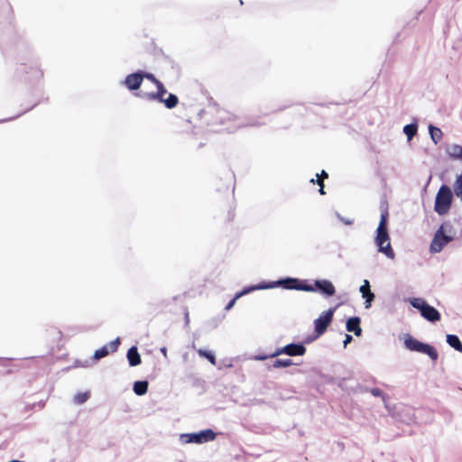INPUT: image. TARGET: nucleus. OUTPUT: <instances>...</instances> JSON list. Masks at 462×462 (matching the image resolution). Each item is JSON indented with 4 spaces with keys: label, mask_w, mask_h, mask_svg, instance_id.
Segmentation results:
<instances>
[{
    "label": "nucleus",
    "mask_w": 462,
    "mask_h": 462,
    "mask_svg": "<svg viewBox=\"0 0 462 462\" xmlns=\"http://www.w3.org/2000/svg\"><path fill=\"white\" fill-rule=\"evenodd\" d=\"M388 217V208L386 207L381 208V218L377 227L375 243L379 247V252L384 254L387 257L393 259L395 254L391 246L390 237L387 231Z\"/></svg>",
    "instance_id": "1"
},
{
    "label": "nucleus",
    "mask_w": 462,
    "mask_h": 462,
    "mask_svg": "<svg viewBox=\"0 0 462 462\" xmlns=\"http://www.w3.org/2000/svg\"><path fill=\"white\" fill-rule=\"evenodd\" d=\"M203 114L207 116V124L212 126L226 125V129H230L232 123L236 121V116L233 114L217 106H209L203 110Z\"/></svg>",
    "instance_id": "2"
},
{
    "label": "nucleus",
    "mask_w": 462,
    "mask_h": 462,
    "mask_svg": "<svg viewBox=\"0 0 462 462\" xmlns=\"http://www.w3.org/2000/svg\"><path fill=\"white\" fill-rule=\"evenodd\" d=\"M156 88V92H145L143 94H137V96L150 101L157 100L161 103H163L164 106L169 109H172L177 106L179 98L176 95L169 94L168 97L164 98V96L167 94V89L165 88L164 85L162 82H158Z\"/></svg>",
    "instance_id": "3"
},
{
    "label": "nucleus",
    "mask_w": 462,
    "mask_h": 462,
    "mask_svg": "<svg viewBox=\"0 0 462 462\" xmlns=\"http://www.w3.org/2000/svg\"><path fill=\"white\" fill-rule=\"evenodd\" d=\"M453 239L454 235L451 234V226L447 223L442 224L434 235L430 244V251L439 253Z\"/></svg>",
    "instance_id": "4"
},
{
    "label": "nucleus",
    "mask_w": 462,
    "mask_h": 462,
    "mask_svg": "<svg viewBox=\"0 0 462 462\" xmlns=\"http://www.w3.org/2000/svg\"><path fill=\"white\" fill-rule=\"evenodd\" d=\"M404 346L410 351L418 352L429 356L430 359L434 362H436L439 357V354L434 346L429 344L422 343L409 334L405 335Z\"/></svg>",
    "instance_id": "5"
},
{
    "label": "nucleus",
    "mask_w": 462,
    "mask_h": 462,
    "mask_svg": "<svg viewBox=\"0 0 462 462\" xmlns=\"http://www.w3.org/2000/svg\"><path fill=\"white\" fill-rule=\"evenodd\" d=\"M452 199L453 195L450 188L447 185H442L435 198V211L439 215L447 214L451 208Z\"/></svg>",
    "instance_id": "6"
},
{
    "label": "nucleus",
    "mask_w": 462,
    "mask_h": 462,
    "mask_svg": "<svg viewBox=\"0 0 462 462\" xmlns=\"http://www.w3.org/2000/svg\"><path fill=\"white\" fill-rule=\"evenodd\" d=\"M411 305L419 310L420 315L430 322L440 320V313L432 306L429 305L421 298H414L411 300Z\"/></svg>",
    "instance_id": "7"
},
{
    "label": "nucleus",
    "mask_w": 462,
    "mask_h": 462,
    "mask_svg": "<svg viewBox=\"0 0 462 462\" xmlns=\"http://www.w3.org/2000/svg\"><path fill=\"white\" fill-rule=\"evenodd\" d=\"M306 353V347L301 344H289L285 346L277 348L273 354L269 356H257V360H265L268 357H276L280 355H287L290 356H303Z\"/></svg>",
    "instance_id": "8"
},
{
    "label": "nucleus",
    "mask_w": 462,
    "mask_h": 462,
    "mask_svg": "<svg viewBox=\"0 0 462 462\" xmlns=\"http://www.w3.org/2000/svg\"><path fill=\"white\" fill-rule=\"evenodd\" d=\"M180 439L184 443L201 444L214 440L216 433L212 430L207 429L197 433L182 434Z\"/></svg>",
    "instance_id": "9"
},
{
    "label": "nucleus",
    "mask_w": 462,
    "mask_h": 462,
    "mask_svg": "<svg viewBox=\"0 0 462 462\" xmlns=\"http://www.w3.org/2000/svg\"><path fill=\"white\" fill-rule=\"evenodd\" d=\"M267 288H273L274 286H282L287 290H298L304 291H315V288L310 284H304L299 279L296 278H287L284 280H281L276 282L273 285L267 286Z\"/></svg>",
    "instance_id": "10"
},
{
    "label": "nucleus",
    "mask_w": 462,
    "mask_h": 462,
    "mask_svg": "<svg viewBox=\"0 0 462 462\" xmlns=\"http://www.w3.org/2000/svg\"><path fill=\"white\" fill-rule=\"evenodd\" d=\"M334 312L335 308H331L322 312V314L318 319H315V332L317 333L318 336H321L322 334L325 333V331L327 330L328 327L329 326L333 319Z\"/></svg>",
    "instance_id": "11"
},
{
    "label": "nucleus",
    "mask_w": 462,
    "mask_h": 462,
    "mask_svg": "<svg viewBox=\"0 0 462 462\" xmlns=\"http://www.w3.org/2000/svg\"><path fill=\"white\" fill-rule=\"evenodd\" d=\"M119 345H120L119 338H116V339L109 342L107 345H105L101 348L95 351L94 358L96 360H99V359L106 356L109 353L116 352Z\"/></svg>",
    "instance_id": "12"
},
{
    "label": "nucleus",
    "mask_w": 462,
    "mask_h": 462,
    "mask_svg": "<svg viewBox=\"0 0 462 462\" xmlns=\"http://www.w3.org/2000/svg\"><path fill=\"white\" fill-rule=\"evenodd\" d=\"M311 286L315 288V291L319 290L326 296H332L336 292L333 283L328 280H318Z\"/></svg>",
    "instance_id": "13"
},
{
    "label": "nucleus",
    "mask_w": 462,
    "mask_h": 462,
    "mask_svg": "<svg viewBox=\"0 0 462 462\" xmlns=\"http://www.w3.org/2000/svg\"><path fill=\"white\" fill-rule=\"evenodd\" d=\"M143 82L141 71L132 73L126 76L125 85L129 90H137Z\"/></svg>",
    "instance_id": "14"
},
{
    "label": "nucleus",
    "mask_w": 462,
    "mask_h": 462,
    "mask_svg": "<svg viewBox=\"0 0 462 462\" xmlns=\"http://www.w3.org/2000/svg\"><path fill=\"white\" fill-rule=\"evenodd\" d=\"M360 318L353 317L346 321V330L353 332L356 336L359 337L362 334V328L360 327Z\"/></svg>",
    "instance_id": "15"
},
{
    "label": "nucleus",
    "mask_w": 462,
    "mask_h": 462,
    "mask_svg": "<svg viewBox=\"0 0 462 462\" xmlns=\"http://www.w3.org/2000/svg\"><path fill=\"white\" fill-rule=\"evenodd\" d=\"M446 153L452 160L462 161V146L453 143L446 148Z\"/></svg>",
    "instance_id": "16"
},
{
    "label": "nucleus",
    "mask_w": 462,
    "mask_h": 462,
    "mask_svg": "<svg viewBox=\"0 0 462 462\" xmlns=\"http://www.w3.org/2000/svg\"><path fill=\"white\" fill-rule=\"evenodd\" d=\"M360 292L363 298L365 299L366 308L370 307L371 302L374 299V294L370 290V284L367 280L365 281L364 284L360 287Z\"/></svg>",
    "instance_id": "17"
},
{
    "label": "nucleus",
    "mask_w": 462,
    "mask_h": 462,
    "mask_svg": "<svg viewBox=\"0 0 462 462\" xmlns=\"http://www.w3.org/2000/svg\"><path fill=\"white\" fill-rule=\"evenodd\" d=\"M127 359L131 366H136L141 364V356L136 346H132L127 351Z\"/></svg>",
    "instance_id": "18"
},
{
    "label": "nucleus",
    "mask_w": 462,
    "mask_h": 462,
    "mask_svg": "<svg viewBox=\"0 0 462 462\" xmlns=\"http://www.w3.org/2000/svg\"><path fill=\"white\" fill-rule=\"evenodd\" d=\"M266 286H253L250 288L244 289L242 291L238 292L226 306L225 310H229L233 308V306L236 304V300L242 297L243 295L251 292L256 289H266Z\"/></svg>",
    "instance_id": "19"
},
{
    "label": "nucleus",
    "mask_w": 462,
    "mask_h": 462,
    "mask_svg": "<svg viewBox=\"0 0 462 462\" xmlns=\"http://www.w3.org/2000/svg\"><path fill=\"white\" fill-rule=\"evenodd\" d=\"M148 391V382L147 381H137L134 384V392L137 395H143Z\"/></svg>",
    "instance_id": "20"
},
{
    "label": "nucleus",
    "mask_w": 462,
    "mask_h": 462,
    "mask_svg": "<svg viewBox=\"0 0 462 462\" xmlns=\"http://www.w3.org/2000/svg\"><path fill=\"white\" fill-rule=\"evenodd\" d=\"M448 344L455 348L458 352H462V343L457 336L456 335H448L447 336Z\"/></svg>",
    "instance_id": "21"
},
{
    "label": "nucleus",
    "mask_w": 462,
    "mask_h": 462,
    "mask_svg": "<svg viewBox=\"0 0 462 462\" xmlns=\"http://www.w3.org/2000/svg\"><path fill=\"white\" fill-rule=\"evenodd\" d=\"M430 134L432 141L438 143L442 139V132L439 127L430 125Z\"/></svg>",
    "instance_id": "22"
},
{
    "label": "nucleus",
    "mask_w": 462,
    "mask_h": 462,
    "mask_svg": "<svg viewBox=\"0 0 462 462\" xmlns=\"http://www.w3.org/2000/svg\"><path fill=\"white\" fill-rule=\"evenodd\" d=\"M453 188L455 195L462 200V171L461 174L456 178Z\"/></svg>",
    "instance_id": "23"
},
{
    "label": "nucleus",
    "mask_w": 462,
    "mask_h": 462,
    "mask_svg": "<svg viewBox=\"0 0 462 462\" xmlns=\"http://www.w3.org/2000/svg\"><path fill=\"white\" fill-rule=\"evenodd\" d=\"M293 365L291 359H276L271 365L272 368H282V367H289Z\"/></svg>",
    "instance_id": "24"
},
{
    "label": "nucleus",
    "mask_w": 462,
    "mask_h": 462,
    "mask_svg": "<svg viewBox=\"0 0 462 462\" xmlns=\"http://www.w3.org/2000/svg\"><path fill=\"white\" fill-rule=\"evenodd\" d=\"M417 125L416 124H410L404 126L403 132L407 135L408 139L411 140L417 133Z\"/></svg>",
    "instance_id": "25"
},
{
    "label": "nucleus",
    "mask_w": 462,
    "mask_h": 462,
    "mask_svg": "<svg viewBox=\"0 0 462 462\" xmlns=\"http://www.w3.org/2000/svg\"><path fill=\"white\" fill-rule=\"evenodd\" d=\"M89 397H90V394L88 392L78 393L74 396V402L77 404H82V403L86 402L89 399Z\"/></svg>",
    "instance_id": "26"
},
{
    "label": "nucleus",
    "mask_w": 462,
    "mask_h": 462,
    "mask_svg": "<svg viewBox=\"0 0 462 462\" xmlns=\"http://www.w3.org/2000/svg\"><path fill=\"white\" fill-rule=\"evenodd\" d=\"M198 354L199 356L207 358L212 365H216V357L212 353L203 349H199Z\"/></svg>",
    "instance_id": "27"
},
{
    "label": "nucleus",
    "mask_w": 462,
    "mask_h": 462,
    "mask_svg": "<svg viewBox=\"0 0 462 462\" xmlns=\"http://www.w3.org/2000/svg\"><path fill=\"white\" fill-rule=\"evenodd\" d=\"M141 75L143 77V79H149L150 81H152L155 86L158 85V82H161L159 79H157L153 74L152 73H148V72H143L141 71Z\"/></svg>",
    "instance_id": "28"
},
{
    "label": "nucleus",
    "mask_w": 462,
    "mask_h": 462,
    "mask_svg": "<svg viewBox=\"0 0 462 462\" xmlns=\"http://www.w3.org/2000/svg\"><path fill=\"white\" fill-rule=\"evenodd\" d=\"M370 392L375 397L383 395V392L379 388H373Z\"/></svg>",
    "instance_id": "29"
},
{
    "label": "nucleus",
    "mask_w": 462,
    "mask_h": 462,
    "mask_svg": "<svg viewBox=\"0 0 462 462\" xmlns=\"http://www.w3.org/2000/svg\"><path fill=\"white\" fill-rule=\"evenodd\" d=\"M352 336L346 334L344 340V347H346L352 341Z\"/></svg>",
    "instance_id": "30"
},
{
    "label": "nucleus",
    "mask_w": 462,
    "mask_h": 462,
    "mask_svg": "<svg viewBox=\"0 0 462 462\" xmlns=\"http://www.w3.org/2000/svg\"><path fill=\"white\" fill-rule=\"evenodd\" d=\"M318 178L319 179H328V174L323 170L320 173V175H318Z\"/></svg>",
    "instance_id": "31"
},
{
    "label": "nucleus",
    "mask_w": 462,
    "mask_h": 462,
    "mask_svg": "<svg viewBox=\"0 0 462 462\" xmlns=\"http://www.w3.org/2000/svg\"><path fill=\"white\" fill-rule=\"evenodd\" d=\"M235 217V213L232 211L228 212V220L232 221Z\"/></svg>",
    "instance_id": "32"
},
{
    "label": "nucleus",
    "mask_w": 462,
    "mask_h": 462,
    "mask_svg": "<svg viewBox=\"0 0 462 462\" xmlns=\"http://www.w3.org/2000/svg\"><path fill=\"white\" fill-rule=\"evenodd\" d=\"M319 193L321 195H324L325 194V191H324V185H321V187H319Z\"/></svg>",
    "instance_id": "33"
},
{
    "label": "nucleus",
    "mask_w": 462,
    "mask_h": 462,
    "mask_svg": "<svg viewBox=\"0 0 462 462\" xmlns=\"http://www.w3.org/2000/svg\"><path fill=\"white\" fill-rule=\"evenodd\" d=\"M317 183L319 187H321V185H324V182H323V180L322 179H318L317 180Z\"/></svg>",
    "instance_id": "34"
},
{
    "label": "nucleus",
    "mask_w": 462,
    "mask_h": 462,
    "mask_svg": "<svg viewBox=\"0 0 462 462\" xmlns=\"http://www.w3.org/2000/svg\"><path fill=\"white\" fill-rule=\"evenodd\" d=\"M162 352L163 353L164 356H166V348L165 347L162 348Z\"/></svg>",
    "instance_id": "35"
}]
</instances>
